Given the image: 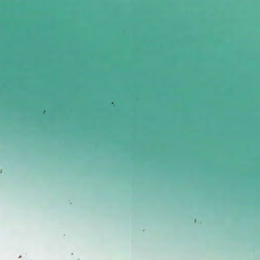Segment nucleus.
<instances>
[{
	"instance_id": "obj_1",
	"label": "nucleus",
	"mask_w": 260,
	"mask_h": 260,
	"mask_svg": "<svg viewBox=\"0 0 260 260\" xmlns=\"http://www.w3.org/2000/svg\"><path fill=\"white\" fill-rule=\"evenodd\" d=\"M15 0H14V2H13V7L14 8H15ZM14 13H15V12H14ZM13 45H14V49H13V71H14V72H15V29H16V19L15 18V14H14V16H13ZM13 79H14V80H15V73H14V75H13Z\"/></svg>"
}]
</instances>
